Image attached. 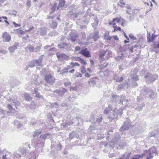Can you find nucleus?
Returning <instances> with one entry per match:
<instances>
[{"mask_svg": "<svg viewBox=\"0 0 159 159\" xmlns=\"http://www.w3.org/2000/svg\"><path fill=\"white\" fill-rule=\"evenodd\" d=\"M107 52V51L104 50L101 52V53L99 55V58L100 60H101L102 61L101 65L100 66V67L102 69L106 68L108 64V63L107 62H104L103 63V64H102L103 63L102 62L103 60H105L106 59V58H104V57L105 56H106V53Z\"/></svg>", "mask_w": 159, "mask_h": 159, "instance_id": "obj_3", "label": "nucleus"}, {"mask_svg": "<svg viewBox=\"0 0 159 159\" xmlns=\"http://www.w3.org/2000/svg\"><path fill=\"white\" fill-rule=\"evenodd\" d=\"M118 88L119 89H124V88L123 87V85L122 84H120L119 85H118Z\"/></svg>", "mask_w": 159, "mask_h": 159, "instance_id": "obj_57", "label": "nucleus"}, {"mask_svg": "<svg viewBox=\"0 0 159 159\" xmlns=\"http://www.w3.org/2000/svg\"><path fill=\"white\" fill-rule=\"evenodd\" d=\"M133 48L134 47H131L129 48V50L131 53H132L133 52Z\"/></svg>", "mask_w": 159, "mask_h": 159, "instance_id": "obj_64", "label": "nucleus"}, {"mask_svg": "<svg viewBox=\"0 0 159 159\" xmlns=\"http://www.w3.org/2000/svg\"><path fill=\"white\" fill-rule=\"evenodd\" d=\"M116 111V110L113 112L112 114H110L108 117V118L111 121L112 120L116 119L117 117V114L115 112Z\"/></svg>", "mask_w": 159, "mask_h": 159, "instance_id": "obj_17", "label": "nucleus"}, {"mask_svg": "<svg viewBox=\"0 0 159 159\" xmlns=\"http://www.w3.org/2000/svg\"><path fill=\"white\" fill-rule=\"evenodd\" d=\"M142 90L144 92V94L149 96V97L151 98H154L156 94V92L152 91L149 88L144 87Z\"/></svg>", "mask_w": 159, "mask_h": 159, "instance_id": "obj_5", "label": "nucleus"}, {"mask_svg": "<svg viewBox=\"0 0 159 159\" xmlns=\"http://www.w3.org/2000/svg\"><path fill=\"white\" fill-rule=\"evenodd\" d=\"M81 70V72L82 73H84L86 72L85 68L84 66L82 67Z\"/></svg>", "mask_w": 159, "mask_h": 159, "instance_id": "obj_50", "label": "nucleus"}, {"mask_svg": "<svg viewBox=\"0 0 159 159\" xmlns=\"http://www.w3.org/2000/svg\"><path fill=\"white\" fill-rule=\"evenodd\" d=\"M126 101V102H128V101L127 99H126V97L124 95H122L121 97V99L120 100V102L119 103H121L122 104H123V102H125Z\"/></svg>", "mask_w": 159, "mask_h": 159, "instance_id": "obj_28", "label": "nucleus"}, {"mask_svg": "<svg viewBox=\"0 0 159 159\" xmlns=\"http://www.w3.org/2000/svg\"><path fill=\"white\" fill-rule=\"evenodd\" d=\"M71 64L73 66H80V64L76 62L72 63Z\"/></svg>", "mask_w": 159, "mask_h": 159, "instance_id": "obj_53", "label": "nucleus"}, {"mask_svg": "<svg viewBox=\"0 0 159 159\" xmlns=\"http://www.w3.org/2000/svg\"><path fill=\"white\" fill-rule=\"evenodd\" d=\"M137 99L138 102H140L142 101L143 100V98L141 96L139 95L137 97Z\"/></svg>", "mask_w": 159, "mask_h": 159, "instance_id": "obj_41", "label": "nucleus"}, {"mask_svg": "<svg viewBox=\"0 0 159 159\" xmlns=\"http://www.w3.org/2000/svg\"><path fill=\"white\" fill-rule=\"evenodd\" d=\"M115 28H116V30H119V31H120L121 30V29L119 27L117 26V25L115 26Z\"/></svg>", "mask_w": 159, "mask_h": 159, "instance_id": "obj_58", "label": "nucleus"}, {"mask_svg": "<svg viewBox=\"0 0 159 159\" xmlns=\"http://www.w3.org/2000/svg\"><path fill=\"white\" fill-rule=\"evenodd\" d=\"M137 70L134 69L133 72H131V77L133 80L134 81V82L132 83V86L133 87H135L138 86V84L135 81L138 80V76L137 75Z\"/></svg>", "mask_w": 159, "mask_h": 159, "instance_id": "obj_4", "label": "nucleus"}, {"mask_svg": "<svg viewBox=\"0 0 159 159\" xmlns=\"http://www.w3.org/2000/svg\"><path fill=\"white\" fill-rule=\"evenodd\" d=\"M2 37L3 41L6 42H9L11 39L10 35L6 32H4L3 33Z\"/></svg>", "mask_w": 159, "mask_h": 159, "instance_id": "obj_9", "label": "nucleus"}, {"mask_svg": "<svg viewBox=\"0 0 159 159\" xmlns=\"http://www.w3.org/2000/svg\"><path fill=\"white\" fill-rule=\"evenodd\" d=\"M152 154V153H151L149 155H148L147 156H148L150 158L152 159L153 157V155Z\"/></svg>", "mask_w": 159, "mask_h": 159, "instance_id": "obj_63", "label": "nucleus"}, {"mask_svg": "<svg viewBox=\"0 0 159 159\" xmlns=\"http://www.w3.org/2000/svg\"><path fill=\"white\" fill-rule=\"evenodd\" d=\"M144 106V103H143L140 105H138V106L136 107V110L137 111H140L142 110V108Z\"/></svg>", "mask_w": 159, "mask_h": 159, "instance_id": "obj_29", "label": "nucleus"}, {"mask_svg": "<svg viewBox=\"0 0 159 159\" xmlns=\"http://www.w3.org/2000/svg\"><path fill=\"white\" fill-rule=\"evenodd\" d=\"M125 153V159H129L131 154L130 153Z\"/></svg>", "mask_w": 159, "mask_h": 159, "instance_id": "obj_39", "label": "nucleus"}, {"mask_svg": "<svg viewBox=\"0 0 159 159\" xmlns=\"http://www.w3.org/2000/svg\"><path fill=\"white\" fill-rule=\"evenodd\" d=\"M44 77V80L48 84L53 85L55 82L56 79L49 72H47Z\"/></svg>", "mask_w": 159, "mask_h": 159, "instance_id": "obj_1", "label": "nucleus"}, {"mask_svg": "<svg viewBox=\"0 0 159 159\" xmlns=\"http://www.w3.org/2000/svg\"><path fill=\"white\" fill-rule=\"evenodd\" d=\"M121 148H123L126 145V143L125 142H122L121 141L117 144Z\"/></svg>", "mask_w": 159, "mask_h": 159, "instance_id": "obj_33", "label": "nucleus"}, {"mask_svg": "<svg viewBox=\"0 0 159 159\" xmlns=\"http://www.w3.org/2000/svg\"><path fill=\"white\" fill-rule=\"evenodd\" d=\"M130 120L128 119L126 121H125L124 122V125L121 127L119 130L122 133L125 130H128L129 127L130 126L131 124L130 122Z\"/></svg>", "mask_w": 159, "mask_h": 159, "instance_id": "obj_6", "label": "nucleus"}, {"mask_svg": "<svg viewBox=\"0 0 159 159\" xmlns=\"http://www.w3.org/2000/svg\"><path fill=\"white\" fill-rule=\"evenodd\" d=\"M91 20L92 21H94V22L92 24V25L93 28H94V30H96L97 27V26L98 23V20L97 18V16H95L94 18H91Z\"/></svg>", "mask_w": 159, "mask_h": 159, "instance_id": "obj_11", "label": "nucleus"}, {"mask_svg": "<svg viewBox=\"0 0 159 159\" xmlns=\"http://www.w3.org/2000/svg\"><path fill=\"white\" fill-rule=\"evenodd\" d=\"M7 108H8L9 110H11L12 109H13V107H12V106L10 105V104H8L7 105Z\"/></svg>", "mask_w": 159, "mask_h": 159, "instance_id": "obj_54", "label": "nucleus"}, {"mask_svg": "<svg viewBox=\"0 0 159 159\" xmlns=\"http://www.w3.org/2000/svg\"><path fill=\"white\" fill-rule=\"evenodd\" d=\"M24 98H25V100L28 101H30L32 100V98L29 95V94L25 93L24 94Z\"/></svg>", "mask_w": 159, "mask_h": 159, "instance_id": "obj_26", "label": "nucleus"}, {"mask_svg": "<svg viewBox=\"0 0 159 159\" xmlns=\"http://www.w3.org/2000/svg\"><path fill=\"white\" fill-rule=\"evenodd\" d=\"M96 77L95 78H90V86L92 87H94L96 84V79H97Z\"/></svg>", "mask_w": 159, "mask_h": 159, "instance_id": "obj_23", "label": "nucleus"}, {"mask_svg": "<svg viewBox=\"0 0 159 159\" xmlns=\"http://www.w3.org/2000/svg\"><path fill=\"white\" fill-rule=\"evenodd\" d=\"M104 39L108 40H110L111 38V37L109 35V32L107 30L105 31L104 35Z\"/></svg>", "mask_w": 159, "mask_h": 159, "instance_id": "obj_22", "label": "nucleus"}, {"mask_svg": "<svg viewBox=\"0 0 159 159\" xmlns=\"http://www.w3.org/2000/svg\"><path fill=\"white\" fill-rule=\"evenodd\" d=\"M143 154H142L141 155L139 154L134 155L131 159H139L140 158L143 157Z\"/></svg>", "mask_w": 159, "mask_h": 159, "instance_id": "obj_30", "label": "nucleus"}, {"mask_svg": "<svg viewBox=\"0 0 159 159\" xmlns=\"http://www.w3.org/2000/svg\"><path fill=\"white\" fill-rule=\"evenodd\" d=\"M151 153H154L155 155H157L158 154V152L157 149L155 147H152L150 148Z\"/></svg>", "mask_w": 159, "mask_h": 159, "instance_id": "obj_25", "label": "nucleus"}, {"mask_svg": "<svg viewBox=\"0 0 159 159\" xmlns=\"http://www.w3.org/2000/svg\"><path fill=\"white\" fill-rule=\"evenodd\" d=\"M116 144L114 142H113L112 140L111 142L109 144V145L110 147L113 148Z\"/></svg>", "mask_w": 159, "mask_h": 159, "instance_id": "obj_43", "label": "nucleus"}, {"mask_svg": "<svg viewBox=\"0 0 159 159\" xmlns=\"http://www.w3.org/2000/svg\"><path fill=\"white\" fill-rule=\"evenodd\" d=\"M59 3L57 7V10L60 8L63 7L65 5L66 2L64 0H59Z\"/></svg>", "mask_w": 159, "mask_h": 159, "instance_id": "obj_19", "label": "nucleus"}, {"mask_svg": "<svg viewBox=\"0 0 159 159\" xmlns=\"http://www.w3.org/2000/svg\"><path fill=\"white\" fill-rule=\"evenodd\" d=\"M157 35H155L154 34H152L151 37L150 34H149L147 37L148 42H153L157 36Z\"/></svg>", "mask_w": 159, "mask_h": 159, "instance_id": "obj_18", "label": "nucleus"}, {"mask_svg": "<svg viewBox=\"0 0 159 159\" xmlns=\"http://www.w3.org/2000/svg\"><path fill=\"white\" fill-rule=\"evenodd\" d=\"M102 116L101 115L98 116L95 118L93 115L92 114L91 116V119L90 120V122H91L92 123H93L94 124L100 123L102 121Z\"/></svg>", "mask_w": 159, "mask_h": 159, "instance_id": "obj_7", "label": "nucleus"}, {"mask_svg": "<svg viewBox=\"0 0 159 159\" xmlns=\"http://www.w3.org/2000/svg\"><path fill=\"white\" fill-rule=\"evenodd\" d=\"M57 3L55 2L53 4L51 9V11L52 12H54L56 11V9H57Z\"/></svg>", "mask_w": 159, "mask_h": 159, "instance_id": "obj_31", "label": "nucleus"}, {"mask_svg": "<svg viewBox=\"0 0 159 159\" xmlns=\"http://www.w3.org/2000/svg\"><path fill=\"white\" fill-rule=\"evenodd\" d=\"M129 48V45H125L123 46H120V49L121 52L125 51Z\"/></svg>", "mask_w": 159, "mask_h": 159, "instance_id": "obj_21", "label": "nucleus"}, {"mask_svg": "<svg viewBox=\"0 0 159 159\" xmlns=\"http://www.w3.org/2000/svg\"><path fill=\"white\" fill-rule=\"evenodd\" d=\"M129 36L130 39L133 40L136 39V37L134 36L133 34H130L129 35Z\"/></svg>", "mask_w": 159, "mask_h": 159, "instance_id": "obj_45", "label": "nucleus"}, {"mask_svg": "<svg viewBox=\"0 0 159 159\" xmlns=\"http://www.w3.org/2000/svg\"><path fill=\"white\" fill-rule=\"evenodd\" d=\"M112 106L110 105H109L107 107H106L104 111V113L106 114H108L112 110Z\"/></svg>", "mask_w": 159, "mask_h": 159, "instance_id": "obj_20", "label": "nucleus"}, {"mask_svg": "<svg viewBox=\"0 0 159 159\" xmlns=\"http://www.w3.org/2000/svg\"><path fill=\"white\" fill-rule=\"evenodd\" d=\"M123 110L121 109L118 111V113H117V115H119L120 116H121L123 114Z\"/></svg>", "mask_w": 159, "mask_h": 159, "instance_id": "obj_48", "label": "nucleus"}, {"mask_svg": "<svg viewBox=\"0 0 159 159\" xmlns=\"http://www.w3.org/2000/svg\"><path fill=\"white\" fill-rule=\"evenodd\" d=\"M120 99L119 96L116 95H113L110 99V101L112 103H116Z\"/></svg>", "mask_w": 159, "mask_h": 159, "instance_id": "obj_14", "label": "nucleus"}, {"mask_svg": "<svg viewBox=\"0 0 159 159\" xmlns=\"http://www.w3.org/2000/svg\"><path fill=\"white\" fill-rule=\"evenodd\" d=\"M153 47L154 48H159V42L158 43H155L153 44Z\"/></svg>", "mask_w": 159, "mask_h": 159, "instance_id": "obj_46", "label": "nucleus"}, {"mask_svg": "<svg viewBox=\"0 0 159 159\" xmlns=\"http://www.w3.org/2000/svg\"><path fill=\"white\" fill-rule=\"evenodd\" d=\"M122 84L123 85V86L124 88L126 86H127V88H128V83L127 82H126L125 83H124Z\"/></svg>", "mask_w": 159, "mask_h": 159, "instance_id": "obj_51", "label": "nucleus"}, {"mask_svg": "<svg viewBox=\"0 0 159 159\" xmlns=\"http://www.w3.org/2000/svg\"><path fill=\"white\" fill-rule=\"evenodd\" d=\"M106 51H107V52L106 53V56L105 57V58L107 59H108L110 57V55L111 53V51L108 50H107Z\"/></svg>", "mask_w": 159, "mask_h": 159, "instance_id": "obj_36", "label": "nucleus"}, {"mask_svg": "<svg viewBox=\"0 0 159 159\" xmlns=\"http://www.w3.org/2000/svg\"><path fill=\"white\" fill-rule=\"evenodd\" d=\"M113 79L116 80V82L119 83L122 82L124 80L123 76L119 77L117 75L115 74L113 75Z\"/></svg>", "mask_w": 159, "mask_h": 159, "instance_id": "obj_13", "label": "nucleus"}, {"mask_svg": "<svg viewBox=\"0 0 159 159\" xmlns=\"http://www.w3.org/2000/svg\"><path fill=\"white\" fill-rule=\"evenodd\" d=\"M124 57V54L123 53H121L120 54V56H118L116 57H115V59L117 61H119L120 60H122L123 59Z\"/></svg>", "mask_w": 159, "mask_h": 159, "instance_id": "obj_27", "label": "nucleus"}, {"mask_svg": "<svg viewBox=\"0 0 159 159\" xmlns=\"http://www.w3.org/2000/svg\"><path fill=\"white\" fill-rule=\"evenodd\" d=\"M41 46H37L35 48H34L33 45L29 44L25 48V49L28 50L30 52H36L39 51L41 48Z\"/></svg>", "mask_w": 159, "mask_h": 159, "instance_id": "obj_8", "label": "nucleus"}, {"mask_svg": "<svg viewBox=\"0 0 159 159\" xmlns=\"http://www.w3.org/2000/svg\"><path fill=\"white\" fill-rule=\"evenodd\" d=\"M150 153H151L150 151V149H149L148 150H145L144 151V153L143 154V156H144L145 155L147 154H148V155H149L150 154Z\"/></svg>", "mask_w": 159, "mask_h": 159, "instance_id": "obj_40", "label": "nucleus"}, {"mask_svg": "<svg viewBox=\"0 0 159 159\" xmlns=\"http://www.w3.org/2000/svg\"><path fill=\"white\" fill-rule=\"evenodd\" d=\"M57 22H53L51 24V27L54 29L57 28Z\"/></svg>", "mask_w": 159, "mask_h": 159, "instance_id": "obj_37", "label": "nucleus"}, {"mask_svg": "<svg viewBox=\"0 0 159 159\" xmlns=\"http://www.w3.org/2000/svg\"><path fill=\"white\" fill-rule=\"evenodd\" d=\"M26 5L27 6L30 7L31 6V2L30 1H27Z\"/></svg>", "mask_w": 159, "mask_h": 159, "instance_id": "obj_62", "label": "nucleus"}, {"mask_svg": "<svg viewBox=\"0 0 159 159\" xmlns=\"http://www.w3.org/2000/svg\"><path fill=\"white\" fill-rule=\"evenodd\" d=\"M117 20V18H114L113 19L112 21V22H110L109 23V25H116V23L115 22L116 21V20Z\"/></svg>", "mask_w": 159, "mask_h": 159, "instance_id": "obj_38", "label": "nucleus"}, {"mask_svg": "<svg viewBox=\"0 0 159 159\" xmlns=\"http://www.w3.org/2000/svg\"><path fill=\"white\" fill-rule=\"evenodd\" d=\"M17 48V46L16 45H14L9 47V50L11 52H13Z\"/></svg>", "mask_w": 159, "mask_h": 159, "instance_id": "obj_32", "label": "nucleus"}, {"mask_svg": "<svg viewBox=\"0 0 159 159\" xmlns=\"http://www.w3.org/2000/svg\"><path fill=\"white\" fill-rule=\"evenodd\" d=\"M56 55L57 58L59 59L62 58L66 60L69 59V56L64 53L60 54L59 53H57Z\"/></svg>", "mask_w": 159, "mask_h": 159, "instance_id": "obj_15", "label": "nucleus"}, {"mask_svg": "<svg viewBox=\"0 0 159 159\" xmlns=\"http://www.w3.org/2000/svg\"><path fill=\"white\" fill-rule=\"evenodd\" d=\"M125 5L124 7H125L127 8V9L126 10V13L129 14V15H131V13H130L131 11L132 10L131 7L129 5L126 4L124 5Z\"/></svg>", "mask_w": 159, "mask_h": 159, "instance_id": "obj_24", "label": "nucleus"}, {"mask_svg": "<svg viewBox=\"0 0 159 159\" xmlns=\"http://www.w3.org/2000/svg\"><path fill=\"white\" fill-rule=\"evenodd\" d=\"M78 61L84 65H86L87 64L86 62L84 60L81 58H79Z\"/></svg>", "mask_w": 159, "mask_h": 159, "instance_id": "obj_35", "label": "nucleus"}, {"mask_svg": "<svg viewBox=\"0 0 159 159\" xmlns=\"http://www.w3.org/2000/svg\"><path fill=\"white\" fill-rule=\"evenodd\" d=\"M64 84L65 86H68L70 85L71 83L69 81L65 82L64 83Z\"/></svg>", "mask_w": 159, "mask_h": 159, "instance_id": "obj_49", "label": "nucleus"}, {"mask_svg": "<svg viewBox=\"0 0 159 159\" xmlns=\"http://www.w3.org/2000/svg\"><path fill=\"white\" fill-rule=\"evenodd\" d=\"M76 76L77 77H81L82 75L80 73H76Z\"/></svg>", "mask_w": 159, "mask_h": 159, "instance_id": "obj_55", "label": "nucleus"}, {"mask_svg": "<svg viewBox=\"0 0 159 159\" xmlns=\"http://www.w3.org/2000/svg\"><path fill=\"white\" fill-rule=\"evenodd\" d=\"M97 137L98 140H101L103 139L104 138L105 136L103 134H98Z\"/></svg>", "mask_w": 159, "mask_h": 159, "instance_id": "obj_34", "label": "nucleus"}, {"mask_svg": "<svg viewBox=\"0 0 159 159\" xmlns=\"http://www.w3.org/2000/svg\"><path fill=\"white\" fill-rule=\"evenodd\" d=\"M90 64L91 65V67H94V62L93 60H90Z\"/></svg>", "mask_w": 159, "mask_h": 159, "instance_id": "obj_56", "label": "nucleus"}, {"mask_svg": "<svg viewBox=\"0 0 159 159\" xmlns=\"http://www.w3.org/2000/svg\"><path fill=\"white\" fill-rule=\"evenodd\" d=\"M100 144L101 145H104L105 147L107 146L108 143L106 142H101L100 143Z\"/></svg>", "mask_w": 159, "mask_h": 159, "instance_id": "obj_47", "label": "nucleus"}, {"mask_svg": "<svg viewBox=\"0 0 159 159\" xmlns=\"http://www.w3.org/2000/svg\"><path fill=\"white\" fill-rule=\"evenodd\" d=\"M119 159H125V153L120 156Z\"/></svg>", "mask_w": 159, "mask_h": 159, "instance_id": "obj_52", "label": "nucleus"}, {"mask_svg": "<svg viewBox=\"0 0 159 159\" xmlns=\"http://www.w3.org/2000/svg\"><path fill=\"white\" fill-rule=\"evenodd\" d=\"M93 33L91 34V39H93V40L95 41L98 40L99 38L100 37L99 36L98 34L99 32L98 30H94Z\"/></svg>", "mask_w": 159, "mask_h": 159, "instance_id": "obj_10", "label": "nucleus"}, {"mask_svg": "<svg viewBox=\"0 0 159 159\" xmlns=\"http://www.w3.org/2000/svg\"><path fill=\"white\" fill-rule=\"evenodd\" d=\"M91 125H90V132L92 134H95L97 132V129H94L93 130V129H91Z\"/></svg>", "mask_w": 159, "mask_h": 159, "instance_id": "obj_42", "label": "nucleus"}, {"mask_svg": "<svg viewBox=\"0 0 159 159\" xmlns=\"http://www.w3.org/2000/svg\"><path fill=\"white\" fill-rule=\"evenodd\" d=\"M114 156L115 154L114 153H111L110 154L108 155V156L110 158H112Z\"/></svg>", "mask_w": 159, "mask_h": 159, "instance_id": "obj_60", "label": "nucleus"}, {"mask_svg": "<svg viewBox=\"0 0 159 159\" xmlns=\"http://www.w3.org/2000/svg\"><path fill=\"white\" fill-rule=\"evenodd\" d=\"M120 137L119 134L115 135L114 138L112 139V141L115 143L116 145L119 143V142L121 141L120 140Z\"/></svg>", "mask_w": 159, "mask_h": 159, "instance_id": "obj_12", "label": "nucleus"}, {"mask_svg": "<svg viewBox=\"0 0 159 159\" xmlns=\"http://www.w3.org/2000/svg\"><path fill=\"white\" fill-rule=\"evenodd\" d=\"M35 93L36 94V97L39 98L40 97V95L39 93H38V92L36 91H35Z\"/></svg>", "mask_w": 159, "mask_h": 159, "instance_id": "obj_59", "label": "nucleus"}, {"mask_svg": "<svg viewBox=\"0 0 159 159\" xmlns=\"http://www.w3.org/2000/svg\"><path fill=\"white\" fill-rule=\"evenodd\" d=\"M79 53L84 55L86 57H89V52L86 48L82 49Z\"/></svg>", "mask_w": 159, "mask_h": 159, "instance_id": "obj_16", "label": "nucleus"}, {"mask_svg": "<svg viewBox=\"0 0 159 159\" xmlns=\"http://www.w3.org/2000/svg\"><path fill=\"white\" fill-rule=\"evenodd\" d=\"M127 17H128V19H129V20L130 21H133L134 20V16L133 15H131V14L130 15V16L128 17V16H127Z\"/></svg>", "mask_w": 159, "mask_h": 159, "instance_id": "obj_44", "label": "nucleus"}, {"mask_svg": "<svg viewBox=\"0 0 159 159\" xmlns=\"http://www.w3.org/2000/svg\"><path fill=\"white\" fill-rule=\"evenodd\" d=\"M68 72L67 69L65 68L63 70V71L62 73V74H64L65 73H67Z\"/></svg>", "mask_w": 159, "mask_h": 159, "instance_id": "obj_61", "label": "nucleus"}, {"mask_svg": "<svg viewBox=\"0 0 159 159\" xmlns=\"http://www.w3.org/2000/svg\"><path fill=\"white\" fill-rule=\"evenodd\" d=\"M157 77V75L147 73L144 76L145 82L147 83L150 84L155 81Z\"/></svg>", "mask_w": 159, "mask_h": 159, "instance_id": "obj_2", "label": "nucleus"}]
</instances>
